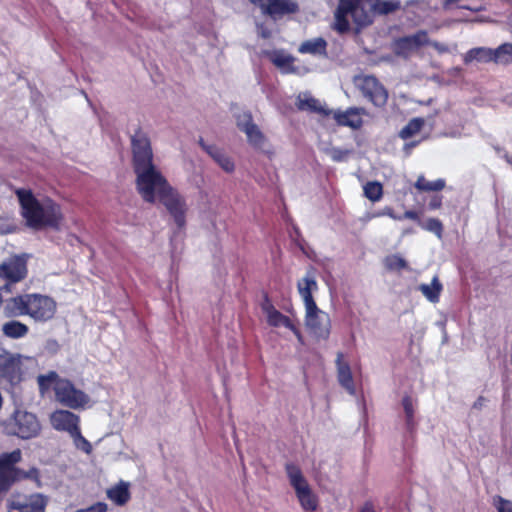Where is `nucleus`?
<instances>
[{"label":"nucleus","instance_id":"nucleus-1","mask_svg":"<svg viewBox=\"0 0 512 512\" xmlns=\"http://www.w3.org/2000/svg\"><path fill=\"white\" fill-rule=\"evenodd\" d=\"M131 144L136 189L145 202L154 204L171 185L153 162V151L148 136L142 131H136L131 138Z\"/></svg>","mask_w":512,"mask_h":512},{"label":"nucleus","instance_id":"nucleus-2","mask_svg":"<svg viewBox=\"0 0 512 512\" xmlns=\"http://www.w3.org/2000/svg\"><path fill=\"white\" fill-rule=\"evenodd\" d=\"M56 302L49 296L32 293L12 297L4 305L8 317L29 316L36 322L51 320L56 313Z\"/></svg>","mask_w":512,"mask_h":512},{"label":"nucleus","instance_id":"nucleus-3","mask_svg":"<svg viewBox=\"0 0 512 512\" xmlns=\"http://www.w3.org/2000/svg\"><path fill=\"white\" fill-rule=\"evenodd\" d=\"M16 195L22 208L23 217L30 227H59L62 215L60 207L56 203L50 199L39 202L27 189H17Z\"/></svg>","mask_w":512,"mask_h":512},{"label":"nucleus","instance_id":"nucleus-4","mask_svg":"<svg viewBox=\"0 0 512 512\" xmlns=\"http://www.w3.org/2000/svg\"><path fill=\"white\" fill-rule=\"evenodd\" d=\"M37 382L42 394L53 388L56 400L71 409L84 408L90 401L84 391L76 388L69 380L60 378L56 372L39 375Z\"/></svg>","mask_w":512,"mask_h":512},{"label":"nucleus","instance_id":"nucleus-5","mask_svg":"<svg viewBox=\"0 0 512 512\" xmlns=\"http://www.w3.org/2000/svg\"><path fill=\"white\" fill-rule=\"evenodd\" d=\"M349 18L358 27L371 24L373 13L370 0H340L335 12L334 29L339 33L347 32L350 29Z\"/></svg>","mask_w":512,"mask_h":512},{"label":"nucleus","instance_id":"nucleus-6","mask_svg":"<svg viewBox=\"0 0 512 512\" xmlns=\"http://www.w3.org/2000/svg\"><path fill=\"white\" fill-rule=\"evenodd\" d=\"M3 427L6 434L22 439L36 437L41 430L37 417L33 413L24 410H16L12 416L3 423Z\"/></svg>","mask_w":512,"mask_h":512},{"label":"nucleus","instance_id":"nucleus-7","mask_svg":"<svg viewBox=\"0 0 512 512\" xmlns=\"http://www.w3.org/2000/svg\"><path fill=\"white\" fill-rule=\"evenodd\" d=\"M305 326L314 338L326 340L331 332L330 316L319 309L317 304L307 307L305 308Z\"/></svg>","mask_w":512,"mask_h":512},{"label":"nucleus","instance_id":"nucleus-8","mask_svg":"<svg viewBox=\"0 0 512 512\" xmlns=\"http://www.w3.org/2000/svg\"><path fill=\"white\" fill-rule=\"evenodd\" d=\"M236 125L240 131H242L247 138V142L257 150H261L264 153H272L266 149L267 138L254 123L251 113L242 112L236 115Z\"/></svg>","mask_w":512,"mask_h":512},{"label":"nucleus","instance_id":"nucleus-9","mask_svg":"<svg viewBox=\"0 0 512 512\" xmlns=\"http://www.w3.org/2000/svg\"><path fill=\"white\" fill-rule=\"evenodd\" d=\"M157 201L163 204L178 228L185 226L188 207L185 198L174 187L171 186Z\"/></svg>","mask_w":512,"mask_h":512},{"label":"nucleus","instance_id":"nucleus-10","mask_svg":"<svg viewBox=\"0 0 512 512\" xmlns=\"http://www.w3.org/2000/svg\"><path fill=\"white\" fill-rule=\"evenodd\" d=\"M24 360L32 361V358L7 350H0V379H4L11 384L19 382Z\"/></svg>","mask_w":512,"mask_h":512},{"label":"nucleus","instance_id":"nucleus-11","mask_svg":"<svg viewBox=\"0 0 512 512\" xmlns=\"http://www.w3.org/2000/svg\"><path fill=\"white\" fill-rule=\"evenodd\" d=\"M355 85L375 106H383L387 102V91L375 77L369 75L356 77Z\"/></svg>","mask_w":512,"mask_h":512},{"label":"nucleus","instance_id":"nucleus-12","mask_svg":"<svg viewBox=\"0 0 512 512\" xmlns=\"http://www.w3.org/2000/svg\"><path fill=\"white\" fill-rule=\"evenodd\" d=\"M27 275L26 259L23 256H13L0 263V278L8 283L3 289L9 291L10 284L23 280Z\"/></svg>","mask_w":512,"mask_h":512},{"label":"nucleus","instance_id":"nucleus-13","mask_svg":"<svg viewBox=\"0 0 512 512\" xmlns=\"http://www.w3.org/2000/svg\"><path fill=\"white\" fill-rule=\"evenodd\" d=\"M48 499L42 494L14 496L8 501V512H45Z\"/></svg>","mask_w":512,"mask_h":512},{"label":"nucleus","instance_id":"nucleus-14","mask_svg":"<svg viewBox=\"0 0 512 512\" xmlns=\"http://www.w3.org/2000/svg\"><path fill=\"white\" fill-rule=\"evenodd\" d=\"M21 460V451L16 449L0 456V492L6 490L18 477L14 465Z\"/></svg>","mask_w":512,"mask_h":512},{"label":"nucleus","instance_id":"nucleus-15","mask_svg":"<svg viewBox=\"0 0 512 512\" xmlns=\"http://www.w3.org/2000/svg\"><path fill=\"white\" fill-rule=\"evenodd\" d=\"M429 43L430 39L428 37V33L424 30H420L415 34L396 40L394 44V51L399 56L408 57L411 53L425 45H428Z\"/></svg>","mask_w":512,"mask_h":512},{"label":"nucleus","instance_id":"nucleus-16","mask_svg":"<svg viewBox=\"0 0 512 512\" xmlns=\"http://www.w3.org/2000/svg\"><path fill=\"white\" fill-rule=\"evenodd\" d=\"M50 422L55 430L65 431L69 435L79 428V417L68 410L54 411L50 416Z\"/></svg>","mask_w":512,"mask_h":512},{"label":"nucleus","instance_id":"nucleus-17","mask_svg":"<svg viewBox=\"0 0 512 512\" xmlns=\"http://www.w3.org/2000/svg\"><path fill=\"white\" fill-rule=\"evenodd\" d=\"M331 114L338 125L357 130L363 125L362 116L366 114V111L363 108L353 107L345 111L331 110Z\"/></svg>","mask_w":512,"mask_h":512},{"label":"nucleus","instance_id":"nucleus-18","mask_svg":"<svg viewBox=\"0 0 512 512\" xmlns=\"http://www.w3.org/2000/svg\"><path fill=\"white\" fill-rule=\"evenodd\" d=\"M336 369H337V380L339 384L350 394L355 395L356 388L353 380V375L349 363L345 360L344 354L338 352L336 354Z\"/></svg>","mask_w":512,"mask_h":512},{"label":"nucleus","instance_id":"nucleus-19","mask_svg":"<svg viewBox=\"0 0 512 512\" xmlns=\"http://www.w3.org/2000/svg\"><path fill=\"white\" fill-rule=\"evenodd\" d=\"M297 289L302 298L304 308L316 304L313 298V293L318 290V284L313 272L308 271L305 276L298 281Z\"/></svg>","mask_w":512,"mask_h":512},{"label":"nucleus","instance_id":"nucleus-20","mask_svg":"<svg viewBox=\"0 0 512 512\" xmlns=\"http://www.w3.org/2000/svg\"><path fill=\"white\" fill-rule=\"evenodd\" d=\"M261 9L264 14L276 17L294 13L298 5L295 0H266L265 3H261Z\"/></svg>","mask_w":512,"mask_h":512},{"label":"nucleus","instance_id":"nucleus-21","mask_svg":"<svg viewBox=\"0 0 512 512\" xmlns=\"http://www.w3.org/2000/svg\"><path fill=\"white\" fill-rule=\"evenodd\" d=\"M202 149L225 171H234L235 165L233 160L219 147L207 144L202 139L199 141Z\"/></svg>","mask_w":512,"mask_h":512},{"label":"nucleus","instance_id":"nucleus-22","mask_svg":"<svg viewBox=\"0 0 512 512\" xmlns=\"http://www.w3.org/2000/svg\"><path fill=\"white\" fill-rule=\"evenodd\" d=\"M269 60L283 73H295V58L283 50H274L268 53Z\"/></svg>","mask_w":512,"mask_h":512},{"label":"nucleus","instance_id":"nucleus-23","mask_svg":"<svg viewBox=\"0 0 512 512\" xmlns=\"http://www.w3.org/2000/svg\"><path fill=\"white\" fill-rule=\"evenodd\" d=\"M262 310L266 315V319L269 325L274 327H290L292 323L290 319L276 310L274 306L269 302V300L265 299V301L262 303Z\"/></svg>","mask_w":512,"mask_h":512},{"label":"nucleus","instance_id":"nucleus-24","mask_svg":"<svg viewBox=\"0 0 512 512\" xmlns=\"http://www.w3.org/2000/svg\"><path fill=\"white\" fill-rule=\"evenodd\" d=\"M286 474L290 485L295 490V493L302 491L309 487L306 478L304 477L301 469L293 463H288L285 466Z\"/></svg>","mask_w":512,"mask_h":512},{"label":"nucleus","instance_id":"nucleus-25","mask_svg":"<svg viewBox=\"0 0 512 512\" xmlns=\"http://www.w3.org/2000/svg\"><path fill=\"white\" fill-rule=\"evenodd\" d=\"M297 106L300 110L317 112L319 114L329 116L331 110L325 108L321 102L308 94H300L297 99Z\"/></svg>","mask_w":512,"mask_h":512},{"label":"nucleus","instance_id":"nucleus-26","mask_svg":"<svg viewBox=\"0 0 512 512\" xmlns=\"http://www.w3.org/2000/svg\"><path fill=\"white\" fill-rule=\"evenodd\" d=\"M326 50L327 41L322 37L304 41L298 48V51L302 54H311L315 56H325Z\"/></svg>","mask_w":512,"mask_h":512},{"label":"nucleus","instance_id":"nucleus-27","mask_svg":"<svg viewBox=\"0 0 512 512\" xmlns=\"http://www.w3.org/2000/svg\"><path fill=\"white\" fill-rule=\"evenodd\" d=\"M28 332L29 327L18 320H10L2 325L3 335L11 339L23 338Z\"/></svg>","mask_w":512,"mask_h":512},{"label":"nucleus","instance_id":"nucleus-28","mask_svg":"<svg viewBox=\"0 0 512 512\" xmlns=\"http://www.w3.org/2000/svg\"><path fill=\"white\" fill-rule=\"evenodd\" d=\"M465 64H469L473 61L478 62H490L493 61V49L486 47H477L470 49L463 56Z\"/></svg>","mask_w":512,"mask_h":512},{"label":"nucleus","instance_id":"nucleus-29","mask_svg":"<svg viewBox=\"0 0 512 512\" xmlns=\"http://www.w3.org/2000/svg\"><path fill=\"white\" fill-rule=\"evenodd\" d=\"M107 496L117 505H124L130 498L129 485L121 482L107 491Z\"/></svg>","mask_w":512,"mask_h":512},{"label":"nucleus","instance_id":"nucleus-30","mask_svg":"<svg viewBox=\"0 0 512 512\" xmlns=\"http://www.w3.org/2000/svg\"><path fill=\"white\" fill-rule=\"evenodd\" d=\"M372 13L387 15L400 8L399 0H370Z\"/></svg>","mask_w":512,"mask_h":512},{"label":"nucleus","instance_id":"nucleus-31","mask_svg":"<svg viewBox=\"0 0 512 512\" xmlns=\"http://www.w3.org/2000/svg\"><path fill=\"white\" fill-rule=\"evenodd\" d=\"M419 290L432 303L439 301L442 284L437 276H434L430 284H421Z\"/></svg>","mask_w":512,"mask_h":512},{"label":"nucleus","instance_id":"nucleus-32","mask_svg":"<svg viewBox=\"0 0 512 512\" xmlns=\"http://www.w3.org/2000/svg\"><path fill=\"white\" fill-rule=\"evenodd\" d=\"M301 507L305 511H314L317 508V498L311 487H307L300 492L295 493Z\"/></svg>","mask_w":512,"mask_h":512},{"label":"nucleus","instance_id":"nucleus-33","mask_svg":"<svg viewBox=\"0 0 512 512\" xmlns=\"http://www.w3.org/2000/svg\"><path fill=\"white\" fill-rule=\"evenodd\" d=\"M493 62L503 65L512 63V43H504L493 49Z\"/></svg>","mask_w":512,"mask_h":512},{"label":"nucleus","instance_id":"nucleus-34","mask_svg":"<svg viewBox=\"0 0 512 512\" xmlns=\"http://www.w3.org/2000/svg\"><path fill=\"white\" fill-rule=\"evenodd\" d=\"M424 123H425V121L422 118L417 117V118L411 119L407 123V125H405L399 132L400 138H402L403 140H407V139L415 136L416 134H418L420 132V130L424 126Z\"/></svg>","mask_w":512,"mask_h":512},{"label":"nucleus","instance_id":"nucleus-35","mask_svg":"<svg viewBox=\"0 0 512 512\" xmlns=\"http://www.w3.org/2000/svg\"><path fill=\"white\" fill-rule=\"evenodd\" d=\"M415 187L419 191H441L445 187L444 179H437L435 181H428L424 176H419Z\"/></svg>","mask_w":512,"mask_h":512},{"label":"nucleus","instance_id":"nucleus-36","mask_svg":"<svg viewBox=\"0 0 512 512\" xmlns=\"http://www.w3.org/2000/svg\"><path fill=\"white\" fill-rule=\"evenodd\" d=\"M321 150L334 162H343L347 160L351 153L350 150L335 147L330 144L324 145Z\"/></svg>","mask_w":512,"mask_h":512},{"label":"nucleus","instance_id":"nucleus-37","mask_svg":"<svg viewBox=\"0 0 512 512\" xmlns=\"http://www.w3.org/2000/svg\"><path fill=\"white\" fill-rule=\"evenodd\" d=\"M384 266L389 271H401L408 268L406 260L398 254L387 256L384 259Z\"/></svg>","mask_w":512,"mask_h":512},{"label":"nucleus","instance_id":"nucleus-38","mask_svg":"<svg viewBox=\"0 0 512 512\" xmlns=\"http://www.w3.org/2000/svg\"><path fill=\"white\" fill-rule=\"evenodd\" d=\"M364 195L372 202H377L382 198L383 188L379 182H368L363 187Z\"/></svg>","mask_w":512,"mask_h":512},{"label":"nucleus","instance_id":"nucleus-39","mask_svg":"<svg viewBox=\"0 0 512 512\" xmlns=\"http://www.w3.org/2000/svg\"><path fill=\"white\" fill-rule=\"evenodd\" d=\"M70 436L72 437L74 445L77 449L85 452L86 454L91 453L92 445L86 438L82 436L79 428L72 432Z\"/></svg>","mask_w":512,"mask_h":512},{"label":"nucleus","instance_id":"nucleus-40","mask_svg":"<svg viewBox=\"0 0 512 512\" xmlns=\"http://www.w3.org/2000/svg\"><path fill=\"white\" fill-rule=\"evenodd\" d=\"M403 409L406 417V425L409 429H412L414 426V404L413 400L409 396H405L402 400Z\"/></svg>","mask_w":512,"mask_h":512},{"label":"nucleus","instance_id":"nucleus-41","mask_svg":"<svg viewBox=\"0 0 512 512\" xmlns=\"http://www.w3.org/2000/svg\"><path fill=\"white\" fill-rule=\"evenodd\" d=\"M421 226L423 229L434 233L438 237L442 235L443 226L438 219L430 218L425 223H421Z\"/></svg>","mask_w":512,"mask_h":512},{"label":"nucleus","instance_id":"nucleus-42","mask_svg":"<svg viewBox=\"0 0 512 512\" xmlns=\"http://www.w3.org/2000/svg\"><path fill=\"white\" fill-rule=\"evenodd\" d=\"M493 505L497 509V512H512V501L501 496L494 497Z\"/></svg>","mask_w":512,"mask_h":512},{"label":"nucleus","instance_id":"nucleus-43","mask_svg":"<svg viewBox=\"0 0 512 512\" xmlns=\"http://www.w3.org/2000/svg\"><path fill=\"white\" fill-rule=\"evenodd\" d=\"M428 45H431L439 54L451 52V48L448 45L438 41H430Z\"/></svg>","mask_w":512,"mask_h":512},{"label":"nucleus","instance_id":"nucleus-44","mask_svg":"<svg viewBox=\"0 0 512 512\" xmlns=\"http://www.w3.org/2000/svg\"><path fill=\"white\" fill-rule=\"evenodd\" d=\"M20 477L29 478V479L38 481L39 473H38L37 469L32 468L28 472H19L18 471V477L16 479H18Z\"/></svg>","mask_w":512,"mask_h":512},{"label":"nucleus","instance_id":"nucleus-45","mask_svg":"<svg viewBox=\"0 0 512 512\" xmlns=\"http://www.w3.org/2000/svg\"><path fill=\"white\" fill-rule=\"evenodd\" d=\"M441 204H442V198L439 196H435L429 202V208L430 209H438L441 207Z\"/></svg>","mask_w":512,"mask_h":512},{"label":"nucleus","instance_id":"nucleus-46","mask_svg":"<svg viewBox=\"0 0 512 512\" xmlns=\"http://www.w3.org/2000/svg\"><path fill=\"white\" fill-rule=\"evenodd\" d=\"M486 399L484 397H479L473 404V408L482 409L485 406Z\"/></svg>","mask_w":512,"mask_h":512},{"label":"nucleus","instance_id":"nucleus-47","mask_svg":"<svg viewBox=\"0 0 512 512\" xmlns=\"http://www.w3.org/2000/svg\"><path fill=\"white\" fill-rule=\"evenodd\" d=\"M385 216H388V217H390V218H392V219H394V220H400V219H402V217H401V216L396 215V214L393 212V210H392L391 208H389V207H386V208H385Z\"/></svg>","mask_w":512,"mask_h":512},{"label":"nucleus","instance_id":"nucleus-48","mask_svg":"<svg viewBox=\"0 0 512 512\" xmlns=\"http://www.w3.org/2000/svg\"><path fill=\"white\" fill-rule=\"evenodd\" d=\"M288 329H290L295 334V336L297 337V339L300 343H303V337H302L301 333L292 323H291L290 327H288Z\"/></svg>","mask_w":512,"mask_h":512},{"label":"nucleus","instance_id":"nucleus-49","mask_svg":"<svg viewBox=\"0 0 512 512\" xmlns=\"http://www.w3.org/2000/svg\"><path fill=\"white\" fill-rule=\"evenodd\" d=\"M403 217L411 220H418V214L415 211H406Z\"/></svg>","mask_w":512,"mask_h":512},{"label":"nucleus","instance_id":"nucleus-50","mask_svg":"<svg viewBox=\"0 0 512 512\" xmlns=\"http://www.w3.org/2000/svg\"><path fill=\"white\" fill-rule=\"evenodd\" d=\"M360 512H376L372 503L367 502L363 505Z\"/></svg>","mask_w":512,"mask_h":512},{"label":"nucleus","instance_id":"nucleus-51","mask_svg":"<svg viewBox=\"0 0 512 512\" xmlns=\"http://www.w3.org/2000/svg\"><path fill=\"white\" fill-rule=\"evenodd\" d=\"M416 145H417L416 142L406 143L404 146V150L406 151L407 154H409L410 150L413 149Z\"/></svg>","mask_w":512,"mask_h":512},{"label":"nucleus","instance_id":"nucleus-52","mask_svg":"<svg viewBox=\"0 0 512 512\" xmlns=\"http://www.w3.org/2000/svg\"><path fill=\"white\" fill-rule=\"evenodd\" d=\"M460 72H461V68H459V67H454L448 71V73L453 76L458 75Z\"/></svg>","mask_w":512,"mask_h":512},{"label":"nucleus","instance_id":"nucleus-53","mask_svg":"<svg viewBox=\"0 0 512 512\" xmlns=\"http://www.w3.org/2000/svg\"><path fill=\"white\" fill-rule=\"evenodd\" d=\"M374 218H376V217H375V216H373V212H372V213H366V214L364 215V217H363V220H364V221H366V222H368V221H370V220H372V219H374Z\"/></svg>","mask_w":512,"mask_h":512},{"label":"nucleus","instance_id":"nucleus-54","mask_svg":"<svg viewBox=\"0 0 512 512\" xmlns=\"http://www.w3.org/2000/svg\"><path fill=\"white\" fill-rule=\"evenodd\" d=\"M373 216H375L376 218L385 216V208L383 210L373 212Z\"/></svg>","mask_w":512,"mask_h":512},{"label":"nucleus","instance_id":"nucleus-55","mask_svg":"<svg viewBox=\"0 0 512 512\" xmlns=\"http://www.w3.org/2000/svg\"><path fill=\"white\" fill-rule=\"evenodd\" d=\"M253 4H257L261 7V3H265L266 0H250Z\"/></svg>","mask_w":512,"mask_h":512},{"label":"nucleus","instance_id":"nucleus-56","mask_svg":"<svg viewBox=\"0 0 512 512\" xmlns=\"http://www.w3.org/2000/svg\"><path fill=\"white\" fill-rule=\"evenodd\" d=\"M261 35L264 37V38H267L269 37V32H267L266 30H261Z\"/></svg>","mask_w":512,"mask_h":512}]
</instances>
